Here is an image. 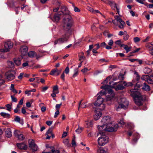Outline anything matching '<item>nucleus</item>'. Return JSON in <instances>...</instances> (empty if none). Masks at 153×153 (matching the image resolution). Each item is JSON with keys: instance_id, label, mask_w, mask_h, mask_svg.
Instances as JSON below:
<instances>
[{"instance_id": "26", "label": "nucleus", "mask_w": 153, "mask_h": 153, "mask_svg": "<svg viewBox=\"0 0 153 153\" xmlns=\"http://www.w3.org/2000/svg\"><path fill=\"white\" fill-rule=\"evenodd\" d=\"M143 71L145 74H149L151 72L152 70L150 68L146 67L143 69Z\"/></svg>"}, {"instance_id": "41", "label": "nucleus", "mask_w": 153, "mask_h": 153, "mask_svg": "<svg viewBox=\"0 0 153 153\" xmlns=\"http://www.w3.org/2000/svg\"><path fill=\"white\" fill-rule=\"evenodd\" d=\"M136 76L135 78V79L136 81L139 82L140 79V76L137 73H136Z\"/></svg>"}, {"instance_id": "12", "label": "nucleus", "mask_w": 153, "mask_h": 153, "mask_svg": "<svg viewBox=\"0 0 153 153\" xmlns=\"http://www.w3.org/2000/svg\"><path fill=\"white\" fill-rule=\"evenodd\" d=\"M101 124L106 125H114L115 124H113L111 122V117L109 116H106L103 117L101 121Z\"/></svg>"}, {"instance_id": "21", "label": "nucleus", "mask_w": 153, "mask_h": 153, "mask_svg": "<svg viewBox=\"0 0 153 153\" xmlns=\"http://www.w3.org/2000/svg\"><path fill=\"white\" fill-rule=\"evenodd\" d=\"M18 147L20 149H26L27 148V146L24 143H17L16 144Z\"/></svg>"}, {"instance_id": "10", "label": "nucleus", "mask_w": 153, "mask_h": 153, "mask_svg": "<svg viewBox=\"0 0 153 153\" xmlns=\"http://www.w3.org/2000/svg\"><path fill=\"white\" fill-rule=\"evenodd\" d=\"M13 43L10 41H8L4 43V48L0 49L2 52H6L8 51L10 49L13 47Z\"/></svg>"}, {"instance_id": "16", "label": "nucleus", "mask_w": 153, "mask_h": 153, "mask_svg": "<svg viewBox=\"0 0 153 153\" xmlns=\"http://www.w3.org/2000/svg\"><path fill=\"white\" fill-rule=\"evenodd\" d=\"M63 14V13L62 11H59L58 13H56L54 16V19L55 21L56 22L59 21L60 19V17L59 16Z\"/></svg>"}, {"instance_id": "59", "label": "nucleus", "mask_w": 153, "mask_h": 153, "mask_svg": "<svg viewBox=\"0 0 153 153\" xmlns=\"http://www.w3.org/2000/svg\"><path fill=\"white\" fill-rule=\"evenodd\" d=\"M115 43L118 45H120V47H121V45H122L121 44V41L120 40H118L115 42Z\"/></svg>"}, {"instance_id": "63", "label": "nucleus", "mask_w": 153, "mask_h": 153, "mask_svg": "<svg viewBox=\"0 0 153 153\" xmlns=\"http://www.w3.org/2000/svg\"><path fill=\"white\" fill-rule=\"evenodd\" d=\"M24 101V98H22L19 101V104L20 105H22L23 102Z\"/></svg>"}, {"instance_id": "29", "label": "nucleus", "mask_w": 153, "mask_h": 153, "mask_svg": "<svg viewBox=\"0 0 153 153\" xmlns=\"http://www.w3.org/2000/svg\"><path fill=\"white\" fill-rule=\"evenodd\" d=\"M28 56L30 57L33 58L36 55V53L33 51H30L28 53Z\"/></svg>"}, {"instance_id": "18", "label": "nucleus", "mask_w": 153, "mask_h": 153, "mask_svg": "<svg viewBox=\"0 0 153 153\" xmlns=\"http://www.w3.org/2000/svg\"><path fill=\"white\" fill-rule=\"evenodd\" d=\"M95 113L94 115V118L95 120H97L101 117L102 115V112L98 110L97 111V110H95Z\"/></svg>"}, {"instance_id": "55", "label": "nucleus", "mask_w": 153, "mask_h": 153, "mask_svg": "<svg viewBox=\"0 0 153 153\" xmlns=\"http://www.w3.org/2000/svg\"><path fill=\"white\" fill-rule=\"evenodd\" d=\"M69 71V69L68 67V66L65 69V73L67 74H68Z\"/></svg>"}, {"instance_id": "14", "label": "nucleus", "mask_w": 153, "mask_h": 153, "mask_svg": "<svg viewBox=\"0 0 153 153\" xmlns=\"http://www.w3.org/2000/svg\"><path fill=\"white\" fill-rule=\"evenodd\" d=\"M14 134L18 140H23L25 138L24 135L22 134L19 133V131H15Z\"/></svg>"}, {"instance_id": "8", "label": "nucleus", "mask_w": 153, "mask_h": 153, "mask_svg": "<svg viewBox=\"0 0 153 153\" xmlns=\"http://www.w3.org/2000/svg\"><path fill=\"white\" fill-rule=\"evenodd\" d=\"M16 71L15 70H10L5 73V76L6 80L8 81L14 79L16 77Z\"/></svg>"}, {"instance_id": "20", "label": "nucleus", "mask_w": 153, "mask_h": 153, "mask_svg": "<svg viewBox=\"0 0 153 153\" xmlns=\"http://www.w3.org/2000/svg\"><path fill=\"white\" fill-rule=\"evenodd\" d=\"M10 7L14 9L16 14H18V10L19 9V6H18L16 8H15V3L14 2H12L10 4Z\"/></svg>"}, {"instance_id": "48", "label": "nucleus", "mask_w": 153, "mask_h": 153, "mask_svg": "<svg viewBox=\"0 0 153 153\" xmlns=\"http://www.w3.org/2000/svg\"><path fill=\"white\" fill-rule=\"evenodd\" d=\"M88 9L90 12L94 13L95 10H94L93 8L90 7H88Z\"/></svg>"}, {"instance_id": "33", "label": "nucleus", "mask_w": 153, "mask_h": 153, "mask_svg": "<svg viewBox=\"0 0 153 153\" xmlns=\"http://www.w3.org/2000/svg\"><path fill=\"white\" fill-rule=\"evenodd\" d=\"M85 124L88 127H92L93 125V121H86Z\"/></svg>"}, {"instance_id": "46", "label": "nucleus", "mask_w": 153, "mask_h": 153, "mask_svg": "<svg viewBox=\"0 0 153 153\" xmlns=\"http://www.w3.org/2000/svg\"><path fill=\"white\" fill-rule=\"evenodd\" d=\"M59 114V110H57L55 112L54 117V118L56 117Z\"/></svg>"}, {"instance_id": "13", "label": "nucleus", "mask_w": 153, "mask_h": 153, "mask_svg": "<svg viewBox=\"0 0 153 153\" xmlns=\"http://www.w3.org/2000/svg\"><path fill=\"white\" fill-rule=\"evenodd\" d=\"M28 143L29 147L30 149L32 150L33 152L34 153L37 150V146L35 143L34 140H33L32 139L29 140Z\"/></svg>"}, {"instance_id": "34", "label": "nucleus", "mask_w": 153, "mask_h": 153, "mask_svg": "<svg viewBox=\"0 0 153 153\" xmlns=\"http://www.w3.org/2000/svg\"><path fill=\"white\" fill-rule=\"evenodd\" d=\"M7 63L9 67L13 68L14 67V65L13 63L11 61H8Z\"/></svg>"}, {"instance_id": "27", "label": "nucleus", "mask_w": 153, "mask_h": 153, "mask_svg": "<svg viewBox=\"0 0 153 153\" xmlns=\"http://www.w3.org/2000/svg\"><path fill=\"white\" fill-rule=\"evenodd\" d=\"M14 120L15 121L18 122L22 124L23 123V120H21L19 117L18 116H16Z\"/></svg>"}, {"instance_id": "52", "label": "nucleus", "mask_w": 153, "mask_h": 153, "mask_svg": "<svg viewBox=\"0 0 153 153\" xmlns=\"http://www.w3.org/2000/svg\"><path fill=\"white\" fill-rule=\"evenodd\" d=\"M24 74V73H21L19 76L18 77V78L19 79H22L23 76Z\"/></svg>"}, {"instance_id": "1", "label": "nucleus", "mask_w": 153, "mask_h": 153, "mask_svg": "<svg viewBox=\"0 0 153 153\" xmlns=\"http://www.w3.org/2000/svg\"><path fill=\"white\" fill-rule=\"evenodd\" d=\"M122 82H115L112 81L109 82L108 85L101 86V88H103L102 90L105 91V93L103 95V96H105L107 101H112L114 98V93L111 89H108V87L114 88L116 91L123 90L125 87L121 84Z\"/></svg>"}, {"instance_id": "32", "label": "nucleus", "mask_w": 153, "mask_h": 153, "mask_svg": "<svg viewBox=\"0 0 153 153\" xmlns=\"http://www.w3.org/2000/svg\"><path fill=\"white\" fill-rule=\"evenodd\" d=\"M53 92L56 94H58L59 93L58 86L57 85L54 86L53 88Z\"/></svg>"}, {"instance_id": "28", "label": "nucleus", "mask_w": 153, "mask_h": 153, "mask_svg": "<svg viewBox=\"0 0 153 153\" xmlns=\"http://www.w3.org/2000/svg\"><path fill=\"white\" fill-rule=\"evenodd\" d=\"M147 82L150 84H153V75H151L149 76V78L147 80Z\"/></svg>"}, {"instance_id": "35", "label": "nucleus", "mask_w": 153, "mask_h": 153, "mask_svg": "<svg viewBox=\"0 0 153 153\" xmlns=\"http://www.w3.org/2000/svg\"><path fill=\"white\" fill-rule=\"evenodd\" d=\"M149 76L148 75H143L142 76L141 79L143 80H144L147 82V80L149 78Z\"/></svg>"}, {"instance_id": "57", "label": "nucleus", "mask_w": 153, "mask_h": 153, "mask_svg": "<svg viewBox=\"0 0 153 153\" xmlns=\"http://www.w3.org/2000/svg\"><path fill=\"white\" fill-rule=\"evenodd\" d=\"M119 123L121 125H124L125 124V123L124 121V120L123 119L120 120L119 122Z\"/></svg>"}, {"instance_id": "37", "label": "nucleus", "mask_w": 153, "mask_h": 153, "mask_svg": "<svg viewBox=\"0 0 153 153\" xmlns=\"http://www.w3.org/2000/svg\"><path fill=\"white\" fill-rule=\"evenodd\" d=\"M94 14H96L97 16H102L104 17V16L98 10H95L94 11Z\"/></svg>"}, {"instance_id": "38", "label": "nucleus", "mask_w": 153, "mask_h": 153, "mask_svg": "<svg viewBox=\"0 0 153 153\" xmlns=\"http://www.w3.org/2000/svg\"><path fill=\"white\" fill-rule=\"evenodd\" d=\"M78 69L77 68L74 70V73L73 76V77H75L78 74Z\"/></svg>"}, {"instance_id": "40", "label": "nucleus", "mask_w": 153, "mask_h": 153, "mask_svg": "<svg viewBox=\"0 0 153 153\" xmlns=\"http://www.w3.org/2000/svg\"><path fill=\"white\" fill-rule=\"evenodd\" d=\"M51 149L52 153H60V152L59 150H55L54 149L53 147H51Z\"/></svg>"}, {"instance_id": "7", "label": "nucleus", "mask_w": 153, "mask_h": 153, "mask_svg": "<svg viewBox=\"0 0 153 153\" xmlns=\"http://www.w3.org/2000/svg\"><path fill=\"white\" fill-rule=\"evenodd\" d=\"M114 17L115 19L112 20L113 23L116 26L118 25L120 28H123L126 25L124 22L118 16H115Z\"/></svg>"}, {"instance_id": "2", "label": "nucleus", "mask_w": 153, "mask_h": 153, "mask_svg": "<svg viewBox=\"0 0 153 153\" xmlns=\"http://www.w3.org/2000/svg\"><path fill=\"white\" fill-rule=\"evenodd\" d=\"M131 95L134 98L135 104L138 106L143 104V101L145 99V97L142 95L137 89H131L130 90Z\"/></svg>"}, {"instance_id": "24", "label": "nucleus", "mask_w": 153, "mask_h": 153, "mask_svg": "<svg viewBox=\"0 0 153 153\" xmlns=\"http://www.w3.org/2000/svg\"><path fill=\"white\" fill-rule=\"evenodd\" d=\"M121 47H123L124 49L126 51V53H127L129 51H131V47H128V46L127 45H125L124 44H122L121 45Z\"/></svg>"}, {"instance_id": "43", "label": "nucleus", "mask_w": 153, "mask_h": 153, "mask_svg": "<svg viewBox=\"0 0 153 153\" xmlns=\"http://www.w3.org/2000/svg\"><path fill=\"white\" fill-rule=\"evenodd\" d=\"M87 102H83L81 103L80 106L82 108H85L87 107V105L86 104V103Z\"/></svg>"}, {"instance_id": "30", "label": "nucleus", "mask_w": 153, "mask_h": 153, "mask_svg": "<svg viewBox=\"0 0 153 153\" xmlns=\"http://www.w3.org/2000/svg\"><path fill=\"white\" fill-rule=\"evenodd\" d=\"M14 62L17 66L20 65L21 64V59L20 58H18L14 59Z\"/></svg>"}, {"instance_id": "23", "label": "nucleus", "mask_w": 153, "mask_h": 153, "mask_svg": "<svg viewBox=\"0 0 153 153\" xmlns=\"http://www.w3.org/2000/svg\"><path fill=\"white\" fill-rule=\"evenodd\" d=\"M5 133L6 136L8 138H10L12 136V132L10 128H7L5 131Z\"/></svg>"}, {"instance_id": "3", "label": "nucleus", "mask_w": 153, "mask_h": 153, "mask_svg": "<svg viewBox=\"0 0 153 153\" xmlns=\"http://www.w3.org/2000/svg\"><path fill=\"white\" fill-rule=\"evenodd\" d=\"M118 126L117 124H115L114 126L106 125L102 124V125L98 126V129L99 131V134L100 135L103 134L105 131L112 132L116 131L117 130Z\"/></svg>"}, {"instance_id": "31", "label": "nucleus", "mask_w": 153, "mask_h": 153, "mask_svg": "<svg viewBox=\"0 0 153 153\" xmlns=\"http://www.w3.org/2000/svg\"><path fill=\"white\" fill-rule=\"evenodd\" d=\"M0 114L4 118H10V114L5 112H2L0 113Z\"/></svg>"}, {"instance_id": "22", "label": "nucleus", "mask_w": 153, "mask_h": 153, "mask_svg": "<svg viewBox=\"0 0 153 153\" xmlns=\"http://www.w3.org/2000/svg\"><path fill=\"white\" fill-rule=\"evenodd\" d=\"M150 51V53L153 56V43H148L146 45Z\"/></svg>"}, {"instance_id": "54", "label": "nucleus", "mask_w": 153, "mask_h": 153, "mask_svg": "<svg viewBox=\"0 0 153 153\" xmlns=\"http://www.w3.org/2000/svg\"><path fill=\"white\" fill-rule=\"evenodd\" d=\"M113 44V41L112 39H110L109 40L108 42V45L112 46Z\"/></svg>"}, {"instance_id": "61", "label": "nucleus", "mask_w": 153, "mask_h": 153, "mask_svg": "<svg viewBox=\"0 0 153 153\" xmlns=\"http://www.w3.org/2000/svg\"><path fill=\"white\" fill-rule=\"evenodd\" d=\"M82 131V129L81 128H78L76 130V131L78 133H81Z\"/></svg>"}, {"instance_id": "53", "label": "nucleus", "mask_w": 153, "mask_h": 153, "mask_svg": "<svg viewBox=\"0 0 153 153\" xmlns=\"http://www.w3.org/2000/svg\"><path fill=\"white\" fill-rule=\"evenodd\" d=\"M145 0H136L137 2L142 4H144V1Z\"/></svg>"}, {"instance_id": "45", "label": "nucleus", "mask_w": 153, "mask_h": 153, "mask_svg": "<svg viewBox=\"0 0 153 153\" xmlns=\"http://www.w3.org/2000/svg\"><path fill=\"white\" fill-rule=\"evenodd\" d=\"M71 144L72 146H76V143L75 142V137L74 138L72 139Z\"/></svg>"}, {"instance_id": "15", "label": "nucleus", "mask_w": 153, "mask_h": 153, "mask_svg": "<svg viewBox=\"0 0 153 153\" xmlns=\"http://www.w3.org/2000/svg\"><path fill=\"white\" fill-rule=\"evenodd\" d=\"M109 5L111 6V8L113 10H115V9H116L117 13L118 14H119V9L117 6L115 2L114 1H111Z\"/></svg>"}, {"instance_id": "60", "label": "nucleus", "mask_w": 153, "mask_h": 153, "mask_svg": "<svg viewBox=\"0 0 153 153\" xmlns=\"http://www.w3.org/2000/svg\"><path fill=\"white\" fill-rule=\"evenodd\" d=\"M52 123V121H47L46 122V123L47 124V125L49 126H51Z\"/></svg>"}, {"instance_id": "47", "label": "nucleus", "mask_w": 153, "mask_h": 153, "mask_svg": "<svg viewBox=\"0 0 153 153\" xmlns=\"http://www.w3.org/2000/svg\"><path fill=\"white\" fill-rule=\"evenodd\" d=\"M12 101L13 102H17V99L16 97H14L13 96L11 95V96Z\"/></svg>"}, {"instance_id": "42", "label": "nucleus", "mask_w": 153, "mask_h": 153, "mask_svg": "<svg viewBox=\"0 0 153 153\" xmlns=\"http://www.w3.org/2000/svg\"><path fill=\"white\" fill-rule=\"evenodd\" d=\"M6 107L7 108V109L9 111H11L12 106L9 104H7L6 105Z\"/></svg>"}, {"instance_id": "64", "label": "nucleus", "mask_w": 153, "mask_h": 153, "mask_svg": "<svg viewBox=\"0 0 153 153\" xmlns=\"http://www.w3.org/2000/svg\"><path fill=\"white\" fill-rule=\"evenodd\" d=\"M105 48L107 50H110L112 48L111 46L109 45H106Z\"/></svg>"}, {"instance_id": "6", "label": "nucleus", "mask_w": 153, "mask_h": 153, "mask_svg": "<svg viewBox=\"0 0 153 153\" xmlns=\"http://www.w3.org/2000/svg\"><path fill=\"white\" fill-rule=\"evenodd\" d=\"M129 105L128 102L125 98H122L118 100V102L115 104L114 108L117 111L121 108H127Z\"/></svg>"}, {"instance_id": "25", "label": "nucleus", "mask_w": 153, "mask_h": 153, "mask_svg": "<svg viewBox=\"0 0 153 153\" xmlns=\"http://www.w3.org/2000/svg\"><path fill=\"white\" fill-rule=\"evenodd\" d=\"M142 88L143 90L147 91H149L150 90V86L145 83H143Z\"/></svg>"}, {"instance_id": "56", "label": "nucleus", "mask_w": 153, "mask_h": 153, "mask_svg": "<svg viewBox=\"0 0 153 153\" xmlns=\"http://www.w3.org/2000/svg\"><path fill=\"white\" fill-rule=\"evenodd\" d=\"M48 88V86H45L42 88V91L43 92H45V91L47 90Z\"/></svg>"}, {"instance_id": "49", "label": "nucleus", "mask_w": 153, "mask_h": 153, "mask_svg": "<svg viewBox=\"0 0 153 153\" xmlns=\"http://www.w3.org/2000/svg\"><path fill=\"white\" fill-rule=\"evenodd\" d=\"M134 40L135 42H137L140 41V39L139 37H136L134 38Z\"/></svg>"}, {"instance_id": "50", "label": "nucleus", "mask_w": 153, "mask_h": 153, "mask_svg": "<svg viewBox=\"0 0 153 153\" xmlns=\"http://www.w3.org/2000/svg\"><path fill=\"white\" fill-rule=\"evenodd\" d=\"M105 3L107 4H109L111 1V0H102Z\"/></svg>"}, {"instance_id": "51", "label": "nucleus", "mask_w": 153, "mask_h": 153, "mask_svg": "<svg viewBox=\"0 0 153 153\" xmlns=\"http://www.w3.org/2000/svg\"><path fill=\"white\" fill-rule=\"evenodd\" d=\"M89 70L87 68H85L81 70V71L83 73H85L88 71Z\"/></svg>"}, {"instance_id": "9", "label": "nucleus", "mask_w": 153, "mask_h": 153, "mask_svg": "<svg viewBox=\"0 0 153 153\" xmlns=\"http://www.w3.org/2000/svg\"><path fill=\"white\" fill-rule=\"evenodd\" d=\"M101 136L98 139V144L100 146H103L108 143V137L105 134H101Z\"/></svg>"}, {"instance_id": "58", "label": "nucleus", "mask_w": 153, "mask_h": 153, "mask_svg": "<svg viewBox=\"0 0 153 153\" xmlns=\"http://www.w3.org/2000/svg\"><path fill=\"white\" fill-rule=\"evenodd\" d=\"M25 94H27L28 96H29L31 95L30 91V90H26L25 92Z\"/></svg>"}, {"instance_id": "5", "label": "nucleus", "mask_w": 153, "mask_h": 153, "mask_svg": "<svg viewBox=\"0 0 153 153\" xmlns=\"http://www.w3.org/2000/svg\"><path fill=\"white\" fill-rule=\"evenodd\" d=\"M105 91L104 90H102L97 94V95L99 96L97 97L96 101L94 103V105L97 107L98 109L100 110H103L105 107V105L103 104L105 100L102 97L103 96V95L105 93Z\"/></svg>"}, {"instance_id": "39", "label": "nucleus", "mask_w": 153, "mask_h": 153, "mask_svg": "<svg viewBox=\"0 0 153 153\" xmlns=\"http://www.w3.org/2000/svg\"><path fill=\"white\" fill-rule=\"evenodd\" d=\"M97 153H106V151L103 149L100 148L97 151Z\"/></svg>"}, {"instance_id": "17", "label": "nucleus", "mask_w": 153, "mask_h": 153, "mask_svg": "<svg viewBox=\"0 0 153 153\" xmlns=\"http://www.w3.org/2000/svg\"><path fill=\"white\" fill-rule=\"evenodd\" d=\"M28 48L27 46H24L21 47L20 49V51L22 55L23 56L25 55L28 51Z\"/></svg>"}, {"instance_id": "62", "label": "nucleus", "mask_w": 153, "mask_h": 153, "mask_svg": "<svg viewBox=\"0 0 153 153\" xmlns=\"http://www.w3.org/2000/svg\"><path fill=\"white\" fill-rule=\"evenodd\" d=\"M46 110V107L45 106H42L41 108V110L42 112H44Z\"/></svg>"}, {"instance_id": "44", "label": "nucleus", "mask_w": 153, "mask_h": 153, "mask_svg": "<svg viewBox=\"0 0 153 153\" xmlns=\"http://www.w3.org/2000/svg\"><path fill=\"white\" fill-rule=\"evenodd\" d=\"M52 130L51 128H50L48 129V131L46 132V135H48L49 134H52Z\"/></svg>"}, {"instance_id": "19", "label": "nucleus", "mask_w": 153, "mask_h": 153, "mask_svg": "<svg viewBox=\"0 0 153 153\" xmlns=\"http://www.w3.org/2000/svg\"><path fill=\"white\" fill-rule=\"evenodd\" d=\"M60 73V71L58 70L57 68L54 69L51 71L50 73V74L53 76H57Z\"/></svg>"}, {"instance_id": "36", "label": "nucleus", "mask_w": 153, "mask_h": 153, "mask_svg": "<svg viewBox=\"0 0 153 153\" xmlns=\"http://www.w3.org/2000/svg\"><path fill=\"white\" fill-rule=\"evenodd\" d=\"M133 136L135 138L133 139V140L134 141H136L140 137V135L138 133L135 134L133 135Z\"/></svg>"}, {"instance_id": "11", "label": "nucleus", "mask_w": 153, "mask_h": 153, "mask_svg": "<svg viewBox=\"0 0 153 153\" xmlns=\"http://www.w3.org/2000/svg\"><path fill=\"white\" fill-rule=\"evenodd\" d=\"M63 37L59 38L55 40L54 42V44L56 45L58 43H62L67 41L69 38V36L68 35L67 33L63 35Z\"/></svg>"}, {"instance_id": "4", "label": "nucleus", "mask_w": 153, "mask_h": 153, "mask_svg": "<svg viewBox=\"0 0 153 153\" xmlns=\"http://www.w3.org/2000/svg\"><path fill=\"white\" fill-rule=\"evenodd\" d=\"M64 19L62 26L64 30L68 31L71 28L73 24V21L71 17L68 14L64 15Z\"/></svg>"}]
</instances>
